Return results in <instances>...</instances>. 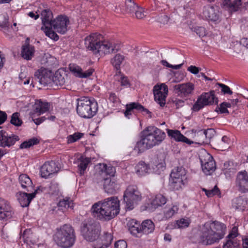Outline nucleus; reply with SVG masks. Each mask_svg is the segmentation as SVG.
Here are the masks:
<instances>
[{
  "mask_svg": "<svg viewBox=\"0 0 248 248\" xmlns=\"http://www.w3.org/2000/svg\"><path fill=\"white\" fill-rule=\"evenodd\" d=\"M120 202L117 197H111L93 205L92 212L100 219L109 220L119 214Z\"/></svg>",
  "mask_w": 248,
  "mask_h": 248,
  "instance_id": "nucleus-1",
  "label": "nucleus"
},
{
  "mask_svg": "<svg viewBox=\"0 0 248 248\" xmlns=\"http://www.w3.org/2000/svg\"><path fill=\"white\" fill-rule=\"evenodd\" d=\"M165 137V133L160 129L155 126L148 127L141 132L140 140L137 142L135 149H137L139 152H143L159 145Z\"/></svg>",
  "mask_w": 248,
  "mask_h": 248,
  "instance_id": "nucleus-2",
  "label": "nucleus"
},
{
  "mask_svg": "<svg viewBox=\"0 0 248 248\" xmlns=\"http://www.w3.org/2000/svg\"><path fill=\"white\" fill-rule=\"evenodd\" d=\"M226 227L217 221L205 223L201 230L200 242L203 245H212L218 242L225 234Z\"/></svg>",
  "mask_w": 248,
  "mask_h": 248,
  "instance_id": "nucleus-3",
  "label": "nucleus"
},
{
  "mask_svg": "<svg viewBox=\"0 0 248 248\" xmlns=\"http://www.w3.org/2000/svg\"><path fill=\"white\" fill-rule=\"evenodd\" d=\"M102 35L98 33H93L87 36L84 39L86 48L92 51L93 54L100 55L116 53L120 49V46L106 42L102 41Z\"/></svg>",
  "mask_w": 248,
  "mask_h": 248,
  "instance_id": "nucleus-4",
  "label": "nucleus"
},
{
  "mask_svg": "<svg viewBox=\"0 0 248 248\" xmlns=\"http://www.w3.org/2000/svg\"><path fill=\"white\" fill-rule=\"evenodd\" d=\"M54 240L58 246L62 248H69L74 244L76 235L74 228L69 224H65L57 229Z\"/></svg>",
  "mask_w": 248,
  "mask_h": 248,
  "instance_id": "nucleus-5",
  "label": "nucleus"
},
{
  "mask_svg": "<svg viewBox=\"0 0 248 248\" xmlns=\"http://www.w3.org/2000/svg\"><path fill=\"white\" fill-rule=\"evenodd\" d=\"M98 110L97 102L88 97H82L78 99L77 113L81 117L90 119L94 116Z\"/></svg>",
  "mask_w": 248,
  "mask_h": 248,
  "instance_id": "nucleus-6",
  "label": "nucleus"
},
{
  "mask_svg": "<svg viewBox=\"0 0 248 248\" xmlns=\"http://www.w3.org/2000/svg\"><path fill=\"white\" fill-rule=\"evenodd\" d=\"M128 225L130 233L137 237H140L143 234L152 233L155 228V224L151 219H146L141 224L137 220L132 219Z\"/></svg>",
  "mask_w": 248,
  "mask_h": 248,
  "instance_id": "nucleus-7",
  "label": "nucleus"
},
{
  "mask_svg": "<svg viewBox=\"0 0 248 248\" xmlns=\"http://www.w3.org/2000/svg\"><path fill=\"white\" fill-rule=\"evenodd\" d=\"M141 199V194L136 186H129L124 192V201L126 208L129 210L134 209Z\"/></svg>",
  "mask_w": 248,
  "mask_h": 248,
  "instance_id": "nucleus-8",
  "label": "nucleus"
},
{
  "mask_svg": "<svg viewBox=\"0 0 248 248\" xmlns=\"http://www.w3.org/2000/svg\"><path fill=\"white\" fill-rule=\"evenodd\" d=\"M81 232L87 241L93 242L96 240L100 235L99 227L92 219L85 220L82 223Z\"/></svg>",
  "mask_w": 248,
  "mask_h": 248,
  "instance_id": "nucleus-9",
  "label": "nucleus"
},
{
  "mask_svg": "<svg viewBox=\"0 0 248 248\" xmlns=\"http://www.w3.org/2000/svg\"><path fill=\"white\" fill-rule=\"evenodd\" d=\"M218 102V98L216 96L214 91L203 93L198 97L192 109L194 111H198L206 106L217 104Z\"/></svg>",
  "mask_w": 248,
  "mask_h": 248,
  "instance_id": "nucleus-10",
  "label": "nucleus"
},
{
  "mask_svg": "<svg viewBox=\"0 0 248 248\" xmlns=\"http://www.w3.org/2000/svg\"><path fill=\"white\" fill-rule=\"evenodd\" d=\"M202 168L203 172L207 175H211L216 170V163L213 157L209 154L205 153L200 157Z\"/></svg>",
  "mask_w": 248,
  "mask_h": 248,
  "instance_id": "nucleus-11",
  "label": "nucleus"
},
{
  "mask_svg": "<svg viewBox=\"0 0 248 248\" xmlns=\"http://www.w3.org/2000/svg\"><path fill=\"white\" fill-rule=\"evenodd\" d=\"M33 79L44 86H52V73L45 68H41L34 73Z\"/></svg>",
  "mask_w": 248,
  "mask_h": 248,
  "instance_id": "nucleus-12",
  "label": "nucleus"
},
{
  "mask_svg": "<svg viewBox=\"0 0 248 248\" xmlns=\"http://www.w3.org/2000/svg\"><path fill=\"white\" fill-rule=\"evenodd\" d=\"M168 86L165 84L155 85L153 88L155 100L163 107L166 104V98L168 95Z\"/></svg>",
  "mask_w": 248,
  "mask_h": 248,
  "instance_id": "nucleus-13",
  "label": "nucleus"
},
{
  "mask_svg": "<svg viewBox=\"0 0 248 248\" xmlns=\"http://www.w3.org/2000/svg\"><path fill=\"white\" fill-rule=\"evenodd\" d=\"M69 24V20L67 16L59 15L51 22V26L58 33L63 34L67 31V26Z\"/></svg>",
  "mask_w": 248,
  "mask_h": 248,
  "instance_id": "nucleus-14",
  "label": "nucleus"
},
{
  "mask_svg": "<svg viewBox=\"0 0 248 248\" xmlns=\"http://www.w3.org/2000/svg\"><path fill=\"white\" fill-rule=\"evenodd\" d=\"M19 140L18 136L10 134L4 131H0V146L5 148L14 145L16 142Z\"/></svg>",
  "mask_w": 248,
  "mask_h": 248,
  "instance_id": "nucleus-15",
  "label": "nucleus"
},
{
  "mask_svg": "<svg viewBox=\"0 0 248 248\" xmlns=\"http://www.w3.org/2000/svg\"><path fill=\"white\" fill-rule=\"evenodd\" d=\"M126 110L124 112V116L129 119L132 114H135L138 112H145L150 115L151 117V112L143 106L137 102H132L126 105Z\"/></svg>",
  "mask_w": 248,
  "mask_h": 248,
  "instance_id": "nucleus-16",
  "label": "nucleus"
},
{
  "mask_svg": "<svg viewBox=\"0 0 248 248\" xmlns=\"http://www.w3.org/2000/svg\"><path fill=\"white\" fill-rule=\"evenodd\" d=\"M235 183L239 191L242 193L248 192V173L246 170L238 172Z\"/></svg>",
  "mask_w": 248,
  "mask_h": 248,
  "instance_id": "nucleus-17",
  "label": "nucleus"
},
{
  "mask_svg": "<svg viewBox=\"0 0 248 248\" xmlns=\"http://www.w3.org/2000/svg\"><path fill=\"white\" fill-rule=\"evenodd\" d=\"M58 170L59 168L54 161L46 162L40 169L41 175L42 177L46 178Z\"/></svg>",
  "mask_w": 248,
  "mask_h": 248,
  "instance_id": "nucleus-18",
  "label": "nucleus"
},
{
  "mask_svg": "<svg viewBox=\"0 0 248 248\" xmlns=\"http://www.w3.org/2000/svg\"><path fill=\"white\" fill-rule=\"evenodd\" d=\"M74 208V203L72 200L69 197H65L62 199H60L55 206L52 209L53 212L58 213L60 211L62 213L65 212L69 208L73 209Z\"/></svg>",
  "mask_w": 248,
  "mask_h": 248,
  "instance_id": "nucleus-19",
  "label": "nucleus"
},
{
  "mask_svg": "<svg viewBox=\"0 0 248 248\" xmlns=\"http://www.w3.org/2000/svg\"><path fill=\"white\" fill-rule=\"evenodd\" d=\"M178 93L182 96H187L191 94L194 89V85L191 82L176 85L174 87Z\"/></svg>",
  "mask_w": 248,
  "mask_h": 248,
  "instance_id": "nucleus-20",
  "label": "nucleus"
},
{
  "mask_svg": "<svg viewBox=\"0 0 248 248\" xmlns=\"http://www.w3.org/2000/svg\"><path fill=\"white\" fill-rule=\"evenodd\" d=\"M67 80V74L63 70H58L54 75H52V86L53 85L62 86L65 84Z\"/></svg>",
  "mask_w": 248,
  "mask_h": 248,
  "instance_id": "nucleus-21",
  "label": "nucleus"
},
{
  "mask_svg": "<svg viewBox=\"0 0 248 248\" xmlns=\"http://www.w3.org/2000/svg\"><path fill=\"white\" fill-rule=\"evenodd\" d=\"M44 9L41 13V18L42 19L43 26L41 27L42 30H44V27H50L51 23L53 20V14L50 9L43 6Z\"/></svg>",
  "mask_w": 248,
  "mask_h": 248,
  "instance_id": "nucleus-22",
  "label": "nucleus"
},
{
  "mask_svg": "<svg viewBox=\"0 0 248 248\" xmlns=\"http://www.w3.org/2000/svg\"><path fill=\"white\" fill-rule=\"evenodd\" d=\"M113 236L111 233L105 232L99 240L96 241L94 248H107L111 244Z\"/></svg>",
  "mask_w": 248,
  "mask_h": 248,
  "instance_id": "nucleus-23",
  "label": "nucleus"
},
{
  "mask_svg": "<svg viewBox=\"0 0 248 248\" xmlns=\"http://www.w3.org/2000/svg\"><path fill=\"white\" fill-rule=\"evenodd\" d=\"M40 188L41 186L38 187L37 189L35 190L34 192L31 193L21 192L18 198L21 206L23 207L28 206L31 201L35 197L38 190H40Z\"/></svg>",
  "mask_w": 248,
  "mask_h": 248,
  "instance_id": "nucleus-24",
  "label": "nucleus"
},
{
  "mask_svg": "<svg viewBox=\"0 0 248 248\" xmlns=\"http://www.w3.org/2000/svg\"><path fill=\"white\" fill-rule=\"evenodd\" d=\"M167 132L168 136L176 141L184 142L188 145L193 143L192 141L182 134L179 130L167 129Z\"/></svg>",
  "mask_w": 248,
  "mask_h": 248,
  "instance_id": "nucleus-25",
  "label": "nucleus"
},
{
  "mask_svg": "<svg viewBox=\"0 0 248 248\" xmlns=\"http://www.w3.org/2000/svg\"><path fill=\"white\" fill-rule=\"evenodd\" d=\"M18 182L21 187L28 192H32L34 190V186L31 180L26 174H22L19 176Z\"/></svg>",
  "mask_w": 248,
  "mask_h": 248,
  "instance_id": "nucleus-26",
  "label": "nucleus"
},
{
  "mask_svg": "<svg viewBox=\"0 0 248 248\" xmlns=\"http://www.w3.org/2000/svg\"><path fill=\"white\" fill-rule=\"evenodd\" d=\"M104 189L108 193L113 194L118 189V185L114 178L110 177L103 179Z\"/></svg>",
  "mask_w": 248,
  "mask_h": 248,
  "instance_id": "nucleus-27",
  "label": "nucleus"
},
{
  "mask_svg": "<svg viewBox=\"0 0 248 248\" xmlns=\"http://www.w3.org/2000/svg\"><path fill=\"white\" fill-rule=\"evenodd\" d=\"M186 170L183 167L174 168L170 174V178L187 180Z\"/></svg>",
  "mask_w": 248,
  "mask_h": 248,
  "instance_id": "nucleus-28",
  "label": "nucleus"
},
{
  "mask_svg": "<svg viewBox=\"0 0 248 248\" xmlns=\"http://www.w3.org/2000/svg\"><path fill=\"white\" fill-rule=\"evenodd\" d=\"M204 17L209 21H217L219 19V15L213 7L205 8L203 12Z\"/></svg>",
  "mask_w": 248,
  "mask_h": 248,
  "instance_id": "nucleus-29",
  "label": "nucleus"
},
{
  "mask_svg": "<svg viewBox=\"0 0 248 248\" xmlns=\"http://www.w3.org/2000/svg\"><path fill=\"white\" fill-rule=\"evenodd\" d=\"M49 105L47 102H42L41 100H36L33 106V110L35 113H39V115L49 110Z\"/></svg>",
  "mask_w": 248,
  "mask_h": 248,
  "instance_id": "nucleus-30",
  "label": "nucleus"
},
{
  "mask_svg": "<svg viewBox=\"0 0 248 248\" xmlns=\"http://www.w3.org/2000/svg\"><path fill=\"white\" fill-rule=\"evenodd\" d=\"M179 207L176 205H169L165 207L164 209V220H168L171 218L173 216L178 213Z\"/></svg>",
  "mask_w": 248,
  "mask_h": 248,
  "instance_id": "nucleus-31",
  "label": "nucleus"
},
{
  "mask_svg": "<svg viewBox=\"0 0 248 248\" xmlns=\"http://www.w3.org/2000/svg\"><path fill=\"white\" fill-rule=\"evenodd\" d=\"M34 46L29 45H23L22 47L21 56L27 60H30L34 55Z\"/></svg>",
  "mask_w": 248,
  "mask_h": 248,
  "instance_id": "nucleus-32",
  "label": "nucleus"
},
{
  "mask_svg": "<svg viewBox=\"0 0 248 248\" xmlns=\"http://www.w3.org/2000/svg\"><path fill=\"white\" fill-rule=\"evenodd\" d=\"M167 202V199L161 194H158L156 195L155 198L151 202V209L154 210L165 204Z\"/></svg>",
  "mask_w": 248,
  "mask_h": 248,
  "instance_id": "nucleus-33",
  "label": "nucleus"
},
{
  "mask_svg": "<svg viewBox=\"0 0 248 248\" xmlns=\"http://www.w3.org/2000/svg\"><path fill=\"white\" fill-rule=\"evenodd\" d=\"M150 167L149 164H146L144 161H141L136 166V173L139 176L144 175L149 173Z\"/></svg>",
  "mask_w": 248,
  "mask_h": 248,
  "instance_id": "nucleus-34",
  "label": "nucleus"
},
{
  "mask_svg": "<svg viewBox=\"0 0 248 248\" xmlns=\"http://www.w3.org/2000/svg\"><path fill=\"white\" fill-rule=\"evenodd\" d=\"M187 183V180L170 178L169 185L170 188L172 190H178L181 189L183 186L185 185Z\"/></svg>",
  "mask_w": 248,
  "mask_h": 248,
  "instance_id": "nucleus-35",
  "label": "nucleus"
},
{
  "mask_svg": "<svg viewBox=\"0 0 248 248\" xmlns=\"http://www.w3.org/2000/svg\"><path fill=\"white\" fill-rule=\"evenodd\" d=\"M248 204V200L241 197L236 198L233 202V206L235 209L243 211L247 208Z\"/></svg>",
  "mask_w": 248,
  "mask_h": 248,
  "instance_id": "nucleus-36",
  "label": "nucleus"
},
{
  "mask_svg": "<svg viewBox=\"0 0 248 248\" xmlns=\"http://www.w3.org/2000/svg\"><path fill=\"white\" fill-rule=\"evenodd\" d=\"M237 0H223L221 4V7L225 9L236 11L240 6L236 5Z\"/></svg>",
  "mask_w": 248,
  "mask_h": 248,
  "instance_id": "nucleus-37",
  "label": "nucleus"
},
{
  "mask_svg": "<svg viewBox=\"0 0 248 248\" xmlns=\"http://www.w3.org/2000/svg\"><path fill=\"white\" fill-rule=\"evenodd\" d=\"M79 164L78 165V170L80 174L83 175L86 170L89 163L91 162V158L81 156L78 159Z\"/></svg>",
  "mask_w": 248,
  "mask_h": 248,
  "instance_id": "nucleus-38",
  "label": "nucleus"
},
{
  "mask_svg": "<svg viewBox=\"0 0 248 248\" xmlns=\"http://www.w3.org/2000/svg\"><path fill=\"white\" fill-rule=\"evenodd\" d=\"M138 6L133 0H125L124 10L128 14H134Z\"/></svg>",
  "mask_w": 248,
  "mask_h": 248,
  "instance_id": "nucleus-39",
  "label": "nucleus"
},
{
  "mask_svg": "<svg viewBox=\"0 0 248 248\" xmlns=\"http://www.w3.org/2000/svg\"><path fill=\"white\" fill-rule=\"evenodd\" d=\"M124 58L123 55L118 54L111 60V63L117 71L120 70V65L124 61Z\"/></svg>",
  "mask_w": 248,
  "mask_h": 248,
  "instance_id": "nucleus-40",
  "label": "nucleus"
},
{
  "mask_svg": "<svg viewBox=\"0 0 248 248\" xmlns=\"http://www.w3.org/2000/svg\"><path fill=\"white\" fill-rule=\"evenodd\" d=\"M40 142V140L37 138L33 137L22 143L19 146L20 149H28L33 145H37Z\"/></svg>",
  "mask_w": 248,
  "mask_h": 248,
  "instance_id": "nucleus-41",
  "label": "nucleus"
},
{
  "mask_svg": "<svg viewBox=\"0 0 248 248\" xmlns=\"http://www.w3.org/2000/svg\"><path fill=\"white\" fill-rule=\"evenodd\" d=\"M3 208L2 210H0V220H6L12 217L14 214V211L11 206L9 205V209L8 210L5 209Z\"/></svg>",
  "mask_w": 248,
  "mask_h": 248,
  "instance_id": "nucleus-42",
  "label": "nucleus"
},
{
  "mask_svg": "<svg viewBox=\"0 0 248 248\" xmlns=\"http://www.w3.org/2000/svg\"><path fill=\"white\" fill-rule=\"evenodd\" d=\"M231 107V104L226 102H223L219 106H217L215 111L221 114H229L228 108Z\"/></svg>",
  "mask_w": 248,
  "mask_h": 248,
  "instance_id": "nucleus-43",
  "label": "nucleus"
},
{
  "mask_svg": "<svg viewBox=\"0 0 248 248\" xmlns=\"http://www.w3.org/2000/svg\"><path fill=\"white\" fill-rule=\"evenodd\" d=\"M69 70L76 76L81 78L82 75V68L78 65L71 63L69 65Z\"/></svg>",
  "mask_w": 248,
  "mask_h": 248,
  "instance_id": "nucleus-44",
  "label": "nucleus"
},
{
  "mask_svg": "<svg viewBox=\"0 0 248 248\" xmlns=\"http://www.w3.org/2000/svg\"><path fill=\"white\" fill-rule=\"evenodd\" d=\"M52 26H50V27H44V30H43L46 36L55 41H57L59 39V36L55 32L52 30Z\"/></svg>",
  "mask_w": 248,
  "mask_h": 248,
  "instance_id": "nucleus-45",
  "label": "nucleus"
},
{
  "mask_svg": "<svg viewBox=\"0 0 248 248\" xmlns=\"http://www.w3.org/2000/svg\"><path fill=\"white\" fill-rule=\"evenodd\" d=\"M195 137L199 143H207L204 129L196 130L195 132Z\"/></svg>",
  "mask_w": 248,
  "mask_h": 248,
  "instance_id": "nucleus-46",
  "label": "nucleus"
},
{
  "mask_svg": "<svg viewBox=\"0 0 248 248\" xmlns=\"http://www.w3.org/2000/svg\"><path fill=\"white\" fill-rule=\"evenodd\" d=\"M19 113L18 112H15L13 113L11 117L10 123L16 126H19L22 124V120L19 118Z\"/></svg>",
  "mask_w": 248,
  "mask_h": 248,
  "instance_id": "nucleus-47",
  "label": "nucleus"
},
{
  "mask_svg": "<svg viewBox=\"0 0 248 248\" xmlns=\"http://www.w3.org/2000/svg\"><path fill=\"white\" fill-rule=\"evenodd\" d=\"M202 191L205 192L206 195L208 197H211L214 195H218L220 194L219 189L217 186H215L213 188L209 190L203 188H202Z\"/></svg>",
  "mask_w": 248,
  "mask_h": 248,
  "instance_id": "nucleus-48",
  "label": "nucleus"
},
{
  "mask_svg": "<svg viewBox=\"0 0 248 248\" xmlns=\"http://www.w3.org/2000/svg\"><path fill=\"white\" fill-rule=\"evenodd\" d=\"M83 136V134L80 132H76L73 135H69L67 138V143H72L79 140Z\"/></svg>",
  "mask_w": 248,
  "mask_h": 248,
  "instance_id": "nucleus-49",
  "label": "nucleus"
},
{
  "mask_svg": "<svg viewBox=\"0 0 248 248\" xmlns=\"http://www.w3.org/2000/svg\"><path fill=\"white\" fill-rule=\"evenodd\" d=\"M58 184L54 181H51L49 186V193L55 194L59 192Z\"/></svg>",
  "mask_w": 248,
  "mask_h": 248,
  "instance_id": "nucleus-50",
  "label": "nucleus"
},
{
  "mask_svg": "<svg viewBox=\"0 0 248 248\" xmlns=\"http://www.w3.org/2000/svg\"><path fill=\"white\" fill-rule=\"evenodd\" d=\"M189 221L188 219L181 218L176 221V225L178 228L187 227L189 225Z\"/></svg>",
  "mask_w": 248,
  "mask_h": 248,
  "instance_id": "nucleus-51",
  "label": "nucleus"
},
{
  "mask_svg": "<svg viewBox=\"0 0 248 248\" xmlns=\"http://www.w3.org/2000/svg\"><path fill=\"white\" fill-rule=\"evenodd\" d=\"M217 85L220 87L221 89V92L224 94H232V92L228 86L220 83H217Z\"/></svg>",
  "mask_w": 248,
  "mask_h": 248,
  "instance_id": "nucleus-52",
  "label": "nucleus"
},
{
  "mask_svg": "<svg viewBox=\"0 0 248 248\" xmlns=\"http://www.w3.org/2000/svg\"><path fill=\"white\" fill-rule=\"evenodd\" d=\"M194 31L200 37H204L206 34V30L202 27H196L193 28Z\"/></svg>",
  "mask_w": 248,
  "mask_h": 248,
  "instance_id": "nucleus-53",
  "label": "nucleus"
},
{
  "mask_svg": "<svg viewBox=\"0 0 248 248\" xmlns=\"http://www.w3.org/2000/svg\"><path fill=\"white\" fill-rule=\"evenodd\" d=\"M204 134L206 141H208L212 138L216 134V131L213 128H208L206 130H204Z\"/></svg>",
  "mask_w": 248,
  "mask_h": 248,
  "instance_id": "nucleus-54",
  "label": "nucleus"
},
{
  "mask_svg": "<svg viewBox=\"0 0 248 248\" xmlns=\"http://www.w3.org/2000/svg\"><path fill=\"white\" fill-rule=\"evenodd\" d=\"M104 168L107 174L110 176H114L116 170L115 167L111 166H107L106 164L104 165Z\"/></svg>",
  "mask_w": 248,
  "mask_h": 248,
  "instance_id": "nucleus-55",
  "label": "nucleus"
},
{
  "mask_svg": "<svg viewBox=\"0 0 248 248\" xmlns=\"http://www.w3.org/2000/svg\"><path fill=\"white\" fill-rule=\"evenodd\" d=\"M134 14H135L136 17L138 19H142L145 16L143 9L139 6L136 11H135Z\"/></svg>",
  "mask_w": 248,
  "mask_h": 248,
  "instance_id": "nucleus-56",
  "label": "nucleus"
},
{
  "mask_svg": "<svg viewBox=\"0 0 248 248\" xmlns=\"http://www.w3.org/2000/svg\"><path fill=\"white\" fill-rule=\"evenodd\" d=\"M127 243L124 240H120L115 242V248H127Z\"/></svg>",
  "mask_w": 248,
  "mask_h": 248,
  "instance_id": "nucleus-57",
  "label": "nucleus"
},
{
  "mask_svg": "<svg viewBox=\"0 0 248 248\" xmlns=\"http://www.w3.org/2000/svg\"><path fill=\"white\" fill-rule=\"evenodd\" d=\"M94 69L92 68H89L87 70L83 72L82 71V75L81 78H87L92 75L94 72Z\"/></svg>",
  "mask_w": 248,
  "mask_h": 248,
  "instance_id": "nucleus-58",
  "label": "nucleus"
},
{
  "mask_svg": "<svg viewBox=\"0 0 248 248\" xmlns=\"http://www.w3.org/2000/svg\"><path fill=\"white\" fill-rule=\"evenodd\" d=\"M9 202L6 200L0 198V210H2L3 208L5 209L8 210L9 209Z\"/></svg>",
  "mask_w": 248,
  "mask_h": 248,
  "instance_id": "nucleus-59",
  "label": "nucleus"
},
{
  "mask_svg": "<svg viewBox=\"0 0 248 248\" xmlns=\"http://www.w3.org/2000/svg\"><path fill=\"white\" fill-rule=\"evenodd\" d=\"M237 236V228L235 227H233L232 231L229 233L227 236L229 239L234 238Z\"/></svg>",
  "mask_w": 248,
  "mask_h": 248,
  "instance_id": "nucleus-60",
  "label": "nucleus"
},
{
  "mask_svg": "<svg viewBox=\"0 0 248 248\" xmlns=\"http://www.w3.org/2000/svg\"><path fill=\"white\" fill-rule=\"evenodd\" d=\"M120 81L122 86H127L129 85V81L126 77L122 76Z\"/></svg>",
  "mask_w": 248,
  "mask_h": 248,
  "instance_id": "nucleus-61",
  "label": "nucleus"
},
{
  "mask_svg": "<svg viewBox=\"0 0 248 248\" xmlns=\"http://www.w3.org/2000/svg\"><path fill=\"white\" fill-rule=\"evenodd\" d=\"M187 70L191 73L196 75L199 73L200 68L195 66L191 65L188 67Z\"/></svg>",
  "mask_w": 248,
  "mask_h": 248,
  "instance_id": "nucleus-62",
  "label": "nucleus"
},
{
  "mask_svg": "<svg viewBox=\"0 0 248 248\" xmlns=\"http://www.w3.org/2000/svg\"><path fill=\"white\" fill-rule=\"evenodd\" d=\"M158 20L161 23L165 24L168 22L169 17L167 16L164 15L159 17Z\"/></svg>",
  "mask_w": 248,
  "mask_h": 248,
  "instance_id": "nucleus-63",
  "label": "nucleus"
},
{
  "mask_svg": "<svg viewBox=\"0 0 248 248\" xmlns=\"http://www.w3.org/2000/svg\"><path fill=\"white\" fill-rule=\"evenodd\" d=\"M233 242L232 240H227L226 243L223 245V248H233Z\"/></svg>",
  "mask_w": 248,
  "mask_h": 248,
  "instance_id": "nucleus-64",
  "label": "nucleus"
}]
</instances>
